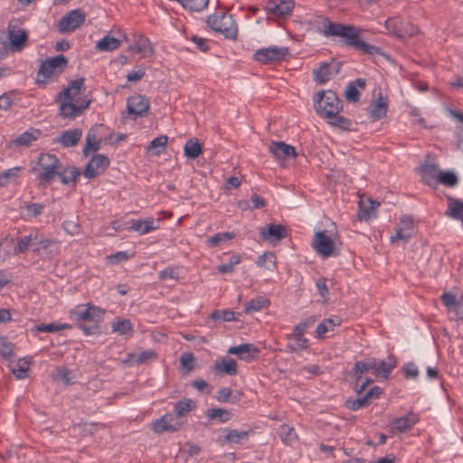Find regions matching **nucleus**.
I'll use <instances>...</instances> for the list:
<instances>
[{"instance_id":"f257e3e1","label":"nucleus","mask_w":463,"mask_h":463,"mask_svg":"<svg viewBox=\"0 0 463 463\" xmlns=\"http://www.w3.org/2000/svg\"><path fill=\"white\" fill-rule=\"evenodd\" d=\"M323 34L325 36L342 37L345 44L353 47L363 54H366L375 60L383 58L390 61L391 59L380 47L363 41L360 37V30L354 25L333 23L327 18H323Z\"/></svg>"},{"instance_id":"f03ea898","label":"nucleus","mask_w":463,"mask_h":463,"mask_svg":"<svg viewBox=\"0 0 463 463\" xmlns=\"http://www.w3.org/2000/svg\"><path fill=\"white\" fill-rule=\"evenodd\" d=\"M86 90L84 78L71 81L66 89L57 95L56 101L60 102L59 115L63 118L80 117L89 108L91 100L80 95Z\"/></svg>"},{"instance_id":"7ed1b4c3","label":"nucleus","mask_w":463,"mask_h":463,"mask_svg":"<svg viewBox=\"0 0 463 463\" xmlns=\"http://www.w3.org/2000/svg\"><path fill=\"white\" fill-rule=\"evenodd\" d=\"M106 311L91 303L80 304L70 310V318L78 323V327L86 335L100 333V323Z\"/></svg>"},{"instance_id":"20e7f679","label":"nucleus","mask_w":463,"mask_h":463,"mask_svg":"<svg viewBox=\"0 0 463 463\" xmlns=\"http://www.w3.org/2000/svg\"><path fill=\"white\" fill-rule=\"evenodd\" d=\"M68 62V59L62 54L42 61L36 74V83L40 86H46L56 80L64 71Z\"/></svg>"},{"instance_id":"39448f33","label":"nucleus","mask_w":463,"mask_h":463,"mask_svg":"<svg viewBox=\"0 0 463 463\" xmlns=\"http://www.w3.org/2000/svg\"><path fill=\"white\" fill-rule=\"evenodd\" d=\"M314 109L318 116L326 119L343 109V102L332 90L318 91L314 97Z\"/></svg>"},{"instance_id":"423d86ee","label":"nucleus","mask_w":463,"mask_h":463,"mask_svg":"<svg viewBox=\"0 0 463 463\" xmlns=\"http://www.w3.org/2000/svg\"><path fill=\"white\" fill-rule=\"evenodd\" d=\"M208 26L214 32L221 33L228 39H235L238 34V26L232 14L225 13L209 15Z\"/></svg>"},{"instance_id":"0eeeda50","label":"nucleus","mask_w":463,"mask_h":463,"mask_svg":"<svg viewBox=\"0 0 463 463\" xmlns=\"http://www.w3.org/2000/svg\"><path fill=\"white\" fill-rule=\"evenodd\" d=\"M38 164L40 166L38 177L47 184H50L61 169L60 160L51 154H42L39 156Z\"/></svg>"},{"instance_id":"6e6552de","label":"nucleus","mask_w":463,"mask_h":463,"mask_svg":"<svg viewBox=\"0 0 463 463\" xmlns=\"http://www.w3.org/2000/svg\"><path fill=\"white\" fill-rule=\"evenodd\" d=\"M312 247L324 259L338 255L334 240L326 235V231H319L315 233Z\"/></svg>"},{"instance_id":"1a4fd4ad","label":"nucleus","mask_w":463,"mask_h":463,"mask_svg":"<svg viewBox=\"0 0 463 463\" xmlns=\"http://www.w3.org/2000/svg\"><path fill=\"white\" fill-rule=\"evenodd\" d=\"M86 14L80 9L68 12L58 22V30L61 33H69L80 28L85 22Z\"/></svg>"},{"instance_id":"9d476101","label":"nucleus","mask_w":463,"mask_h":463,"mask_svg":"<svg viewBox=\"0 0 463 463\" xmlns=\"http://www.w3.org/2000/svg\"><path fill=\"white\" fill-rule=\"evenodd\" d=\"M287 55H288V47L270 46L257 50L253 58L260 63L269 64L284 60Z\"/></svg>"},{"instance_id":"9b49d317","label":"nucleus","mask_w":463,"mask_h":463,"mask_svg":"<svg viewBox=\"0 0 463 463\" xmlns=\"http://www.w3.org/2000/svg\"><path fill=\"white\" fill-rule=\"evenodd\" d=\"M109 165V159L104 155H95L87 164L83 175L92 179L101 175Z\"/></svg>"},{"instance_id":"f8f14e48","label":"nucleus","mask_w":463,"mask_h":463,"mask_svg":"<svg viewBox=\"0 0 463 463\" xmlns=\"http://www.w3.org/2000/svg\"><path fill=\"white\" fill-rule=\"evenodd\" d=\"M385 27L391 33L398 38L412 36L418 32V29L413 25L409 24L404 25V23L396 17L388 18L385 21Z\"/></svg>"},{"instance_id":"ddd939ff","label":"nucleus","mask_w":463,"mask_h":463,"mask_svg":"<svg viewBox=\"0 0 463 463\" xmlns=\"http://www.w3.org/2000/svg\"><path fill=\"white\" fill-rule=\"evenodd\" d=\"M414 222L411 216H402L395 229V234L391 236V242L394 243L399 241H408L413 233Z\"/></svg>"},{"instance_id":"4468645a","label":"nucleus","mask_w":463,"mask_h":463,"mask_svg":"<svg viewBox=\"0 0 463 463\" xmlns=\"http://www.w3.org/2000/svg\"><path fill=\"white\" fill-rule=\"evenodd\" d=\"M286 339L288 340L286 349L289 353H300L309 346V340L305 337V334L294 327L292 333L286 335Z\"/></svg>"},{"instance_id":"2eb2a0df","label":"nucleus","mask_w":463,"mask_h":463,"mask_svg":"<svg viewBox=\"0 0 463 463\" xmlns=\"http://www.w3.org/2000/svg\"><path fill=\"white\" fill-rule=\"evenodd\" d=\"M8 38L10 41V48L13 52H21L26 45L28 41V33L26 30L17 28L9 24Z\"/></svg>"},{"instance_id":"dca6fc26","label":"nucleus","mask_w":463,"mask_h":463,"mask_svg":"<svg viewBox=\"0 0 463 463\" xmlns=\"http://www.w3.org/2000/svg\"><path fill=\"white\" fill-rule=\"evenodd\" d=\"M294 6L293 0H269L265 9L276 16L285 17L291 14Z\"/></svg>"},{"instance_id":"f3484780","label":"nucleus","mask_w":463,"mask_h":463,"mask_svg":"<svg viewBox=\"0 0 463 463\" xmlns=\"http://www.w3.org/2000/svg\"><path fill=\"white\" fill-rule=\"evenodd\" d=\"M419 421V417L413 412H409L404 416L396 418L392 421L391 431L394 433H403L412 429Z\"/></svg>"},{"instance_id":"a211bd4d","label":"nucleus","mask_w":463,"mask_h":463,"mask_svg":"<svg viewBox=\"0 0 463 463\" xmlns=\"http://www.w3.org/2000/svg\"><path fill=\"white\" fill-rule=\"evenodd\" d=\"M182 427V423L175 420L172 415L165 414L160 419L152 422V430L156 433H163L165 431L174 432Z\"/></svg>"},{"instance_id":"6ab92c4d","label":"nucleus","mask_w":463,"mask_h":463,"mask_svg":"<svg viewBox=\"0 0 463 463\" xmlns=\"http://www.w3.org/2000/svg\"><path fill=\"white\" fill-rule=\"evenodd\" d=\"M260 238L269 242H278L287 237L286 227L281 224H269L260 229Z\"/></svg>"},{"instance_id":"aec40b11","label":"nucleus","mask_w":463,"mask_h":463,"mask_svg":"<svg viewBox=\"0 0 463 463\" xmlns=\"http://www.w3.org/2000/svg\"><path fill=\"white\" fill-rule=\"evenodd\" d=\"M128 112L137 117L145 116L149 109V101L142 95H134L128 99Z\"/></svg>"},{"instance_id":"412c9836","label":"nucleus","mask_w":463,"mask_h":463,"mask_svg":"<svg viewBox=\"0 0 463 463\" xmlns=\"http://www.w3.org/2000/svg\"><path fill=\"white\" fill-rule=\"evenodd\" d=\"M158 220L150 217L145 220L132 219L128 222V230L137 232L138 234L143 235L158 229Z\"/></svg>"},{"instance_id":"4be33fe9","label":"nucleus","mask_w":463,"mask_h":463,"mask_svg":"<svg viewBox=\"0 0 463 463\" xmlns=\"http://www.w3.org/2000/svg\"><path fill=\"white\" fill-rule=\"evenodd\" d=\"M260 353L259 348L253 344H241L236 346H231L228 349V354H235L240 359L244 361H250L257 358Z\"/></svg>"},{"instance_id":"5701e85b","label":"nucleus","mask_w":463,"mask_h":463,"mask_svg":"<svg viewBox=\"0 0 463 463\" xmlns=\"http://www.w3.org/2000/svg\"><path fill=\"white\" fill-rule=\"evenodd\" d=\"M373 374L377 378L387 380L392 371L397 366L396 358L393 355H389L386 360H382L380 363L374 359Z\"/></svg>"},{"instance_id":"b1692460","label":"nucleus","mask_w":463,"mask_h":463,"mask_svg":"<svg viewBox=\"0 0 463 463\" xmlns=\"http://www.w3.org/2000/svg\"><path fill=\"white\" fill-rule=\"evenodd\" d=\"M269 149L274 157L279 160H284L288 157H295L297 156L295 147L282 141L271 142Z\"/></svg>"},{"instance_id":"393cba45","label":"nucleus","mask_w":463,"mask_h":463,"mask_svg":"<svg viewBox=\"0 0 463 463\" xmlns=\"http://www.w3.org/2000/svg\"><path fill=\"white\" fill-rule=\"evenodd\" d=\"M365 87L366 80L364 78L350 81L345 90V98L348 102H358L361 97L359 90H364Z\"/></svg>"},{"instance_id":"a878e982","label":"nucleus","mask_w":463,"mask_h":463,"mask_svg":"<svg viewBox=\"0 0 463 463\" xmlns=\"http://www.w3.org/2000/svg\"><path fill=\"white\" fill-rule=\"evenodd\" d=\"M422 182L431 186L437 184L438 165L435 163L426 161L419 168Z\"/></svg>"},{"instance_id":"bb28decb","label":"nucleus","mask_w":463,"mask_h":463,"mask_svg":"<svg viewBox=\"0 0 463 463\" xmlns=\"http://www.w3.org/2000/svg\"><path fill=\"white\" fill-rule=\"evenodd\" d=\"M339 72V66L334 71L331 69V63L324 62L318 68L313 71L314 80L319 84H324Z\"/></svg>"},{"instance_id":"cd10ccee","label":"nucleus","mask_w":463,"mask_h":463,"mask_svg":"<svg viewBox=\"0 0 463 463\" xmlns=\"http://www.w3.org/2000/svg\"><path fill=\"white\" fill-rule=\"evenodd\" d=\"M60 244L57 241L44 238L40 232V240L38 241L37 246L33 249V251L40 255L43 250L48 251L51 255H57L59 252Z\"/></svg>"},{"instance_id":"c85d7f7f","label":"nucleus","mask_w":463,"mask_h":463,"mask_svg":"<svg viewBox=\"0 0 463 463\" xmlns=\"http://www.w3.org/2000/svg\"><path fill=\"white\" fill-rule=\"evenodd\" d=\"M214 371L218 374L234 376L238 373V364L232 358H223L221 361H215Z\"/></svg>"},{"instance_id":"c756f323","label":"nucleus","mask_w":463,"mask_h":463,"mask_svg":"<svg viewBox=\"0 0 463 463\" xmlns=\"http://www.w3.org/2000/svg\"><path fill=\"white\" fill-rule=\"evenodd\" d=\"M40 240V232L39 230H34L31 232L29 235L22 237L17 241V246L14 249L15 252L24 253L28 250L30 247L33 249L37 246L38 241Z\"/></svg>"},{"instance_id":"7c9ffc66","label":"nucleus","mask_w":463,"mask_h":463,"mask_svg":"<svg viewBox=\"0 0 463 463\" xmlns=\"http://www.w3.org/2000/svg\"><path fill=\"white\" fill-rule=\"evenodd\" d=\"M388 104L380 94L375 102H372L368 108V113L373 120L384 118L387 114Z\"/></svg>"},{"instance_id":"2f4dec72","label":"nucleus","mask_w":463,"mask_h":463,"mask_svg":"<svg viewBox=\"0 0 463 463\" xmlns=\"http://www.w3.org/2000/svg\"><path fill=\"white\" fill-rule=\"evenodd\" d=\"M81 136L82 131L80 128L66 130L60 135L58 141L63 147H71L78 144Z\"/></svg>"},{"instance_id":"473e14b6","label":"nucleus","mask_w":463,"mask_h":463,"mask_svg":"<svg viewBox=\"0 0 463 463\" xmlns=\"http://www.w3.org/2000/svg\"><path fill=\"white\" fill-rule=\"evenodd\" d=\"M44 209L45 205L43 203L23 202L20 205V210L24 213V218L25 220L40 216Z\"/></svg>"},{"instance_id":"72a5a7b5","label":"nucleus","mask_w":463,"mask_h":463,"mask_svg":"<svg viewBox=\"0 0 463 463\" xmlns=\"http://www.w3.org/2000/svg\"><path fill=\"white\" fill-rule=\"evenodd\" d=\"M446 214L463 223V201L450 196L448 197V210Z\"/></svg>"},{"instance_id":"f704fd0d","label":"nucleus","mask_w":463,"mask_h":463,"mask_svg":"<svg viewBox=\"0 0 463 463\" xmlns=\"http://www.w3.org/2000/svg\"><path fill=\"white\" fill-rule=\"evenodd\" d=\"M341 319L337 317L324 319L316 328L315 336L318 339L323 338L325 334L331 332L335 327L339 326Z\"/></svg>"},{"instance_id":"c9c22d12","label":"nucleus","mask_w":463,"mask_h":463,"mask_svg":"<svg viewBox=\"0 0 463 463\" xmlns=\"http://www.w3.org/2000/svg\"><path fill=\"white\" fill-rule=\"evenodd\" d=\"M270 301L269 298L263 296H258L255 298L250 299L244 307V312L246 314H252L253 312H258L263 309H266L269 307Z\"/></svg>"},{"instance_id":"e433bc0d","label":"nucleus","mask_w":463,"mask_h":463,"mask_svg":"<svg viewBox=\"0 0 463 463\" xmlns=\"http://www.w3.org/2000/svg\"><path fill=\"white\" fill-rule=\"evenodd\" d=\"M41 132L35 128H30L25 132L19 135L15 139L13 140L16 146H29L32 143L38 139Z\"/></svg>"},{"instance_id":"4c0bfd02","label":"nucleus","mask_w":463,"mask_h":463,"mask_svg":"<svg viewBox=\"0 0 463 463\" xmlns=\"http://www.w3.org/2000/svg\"><path fill=\"white\" fill-rule=\"evenodd\" d=\"M380 203L378 202H373L368 200V205H365V203L361 200L359 202V211L357 213V217L360 221L364 220L367 221L374 216V210L378 207Z\"/></svg>"},{"instance_id":"58836bf2","label":"nucleus","mask_w":463,"mask_h":463,"mask_svg":"<svg viewBox=\"0 0 463 463\" xmlns=\"http://www.w3.org/2000/svg\"><path fill=\"white\" fill-rule=\"evenodd\" d=\"M71 327L72 326L67 323L53 322L37 325L33 330L37 333H55L64 329H71Z\"/></svg>"},{"instance_id":"ea45409f","label":"nucleus","mask_w":463,"mask_h":463,"mask_svg":"<svg viewBox=\"0 0 463 463\" xmlns=\"http://www.w3.org/2000/svg\"><path fill=\"white\" fill-rule=\"evenodd\" d=\"M121 44V40L106 35L96 43V48L101 52H111L117 50Z\"/></svg>"},{"instance_id":"a19ab883","label":"nucleus","mask_w":463,"mask_h":463,"mask_svg":"<svg viewBox=\"0 0 463 463\" xmlns=\"http://www.w3.org/2000/svg\"><path fill=\"white\" fill-rule=\"evenodd\" d=\"M100 140H97L96 129L90 128L86 138V144L83 147V155L88 156L89 152H96L100 148Z\"/></svg>"},{"instance_id":"79ce46f5","label":"nucleus","mask_w":463,"mask_h":463,"mask_svg":"<svg viewBox=\"0 0 463 463\" xmlns=\"http://www.w3.org/2000/svg\"><path fill=\"white\" fill-rule=\"evenodd\" d=\"M80 174V169L73 166L63 170L61 169L58 176L63 184H69L71 183L75 184Z\"/></svg>"},{"instance_id":"37998d69","label":"nucleus","mask_w":463,"mask_h":463,"mask_svg":"<svg viewBox=\"0 0 463 463\" xmlns=\"http://www.w3.org/2000/svg\"><path fill=\"white\" fill-rule=\"evenodd\" d=\"M374 358H369L365 361H358L354 364L352 370V374L357 378V382L361 378V375L368 371H373L374 368Z\"/></svg>"},{"instance_id":"c03bdc74","label":"nucleus","mask_w":463,"mask_h":463,"mask_svg":"<svg viewBox=\"0 0 463 463\" xmlns=\"http://www.w3.org/2000/svg\"><path fill=\"white\" fill-rule=\"evenodd\" d=\"M202 145L196 138H191L186 141L184 146V156L189 158H196L202 154Z\"/></svg>"},{"instance_id":"a18cd8bd","label":"nucleus","mask_w":463,"mask_h":463,"mask_svg":"<svg viewBox=\"0 0 463 463\" xmlns=\"http://www.w3.org/2000/svg\"><path fill=\"white\" fill-rule=\"evenodd\" d=\"M22 170L23 167L15 166L0 172V186H6L11 182L16 180L19 177L20 172Z\"/></svg>"},{"instance_id":"49530a36","label":"nucleus","mask_w":463,"mask_h":463,"mask_svg":"<svg viewBox=\"0 0 463 463\" xmlns=\"http://www.w3.org/2000/svg\"><path fill=\"white\" fill-rule=\"evenodd\" d=\"M129 50L137 53H141L144 57L150 56L153 53V48L149 40L142 36L135 45L129 47Z\"/></svg>"},{"instance_id":"de8ad7c7","label":"nucleus","mask_w":463,"mask_h":463,"mask_svg":"<svg viewBox=\"0 0 463 463\" xmlns=\"http://www.w3.org/2000/svg\"><path fill=\"white\" fill-rule=\"evenodd\" d=\"M437 183L448 187H454L458 184V178L455 173L451 171H439Z\"/></svg>"},{"instance_id":"09e8293b","label":"nucleus","mask_w":463,"mask_h":463,"mask_svg":"<svg viewBox=\"0 0 463 463\" xmlns=\"http://www.w3.org/2000/svg\"><path fill=\"white\" fill-rule=\"evenodd\" d=\"M156 354L153 350H146L138 354H129V359L132 361L135 364H144L150 363L156 359Z\"/></svg>"},{"instance_id":"8fccbe9b","label":"nucleus","mask_w":463,"mask_h":463,"mask_svg":"<svg viewBox=\"0 0 463 463\" xmlns=\"http://www.w3.org/2000/svg\"><path fill=\"white\" fill-rule=\"evenodd\" d=\"M206 416L209 420H218L220 422H226L232 419V412L222 408H212L207 410Z\"/></svg>"},{"instance_id":"3c124183","label":"nucleus","mask_w":463,"mask_h":463,"mask_svg":"<svg viewBox=\"0 0 463 463\" xmlns=\"http://www.w3.org/2000/svg\"><path fill=\"white\" fill-rule=\"evenodd\" d=\"M111 328L113 332L118 335H128L133 332V326L129 319H118L111 323Z\"/></svg>"},{"instance_id":"603ef678","label":"nucleus","mask_w":463,"mask_h":463,"mask_svg":"<svg viewBox=\"0 0 463 463\" xmlns=\"http://www.w3.org/2000/svg\"><path fill=\"white\" fill-rule=\"evenodd\" d=\"M195 408V402L191 399H183L177 402L174 406V411L177 417L192 411Z\"/></svg>"},{"instance_id":"864d4df0","label":"nucleus","mask_w":463,"mask_h":463,"mask_svg":"<svg viewBox=\"0 0 463 463\" xmlns=\"http://www.w3.org/2000/svg\"><path fill=\"white\" fill-rule=\"evenodd\" d=\"M31 360L26 358L19 359L14 367L12 368V373L17 379H24L27 376V372L30 368Z\"/></svg>"},{"instance_id":"5fc2aeb1","label":"nucleus","mask_w":463,"mask_h":463,"mask_svg":"<svg viewBox=\"0 0 463 463\" xmlns=\"http://www.w3.org/2000/svg\"><path fill=\"white\" fill-rule=\"evenodd\" d=\"M326 120L328 124L342 130H348L352 126V121L349 118L339 115V113L333 117H328Z\"/></svg>"},{"instance_id":"6e6d98bb","label":"nucleus","mask_w":463,"mask_h":463,"mask_svg":"<svg viewBox=\"0 0 463 463\" xmlns=\"http://www.w3.org/2000/svg\"><path fill=\"white\" fill-rule=\"evenodd\" d=\"M257 265L268 270L276 267V256L272 252H265L258 258Z\"/></svg>"},{"instance_id":"4d7b16f0","label":"nucleus","mask_w":463,"mask_h":463,"mask_svg":"<svg viewBox=\"0 0 463 463\" xmlns=\"http://www.w3.org/2000/svg\"><path fill=\"white\" fill-rule=\"evenodd\" d=\"M249 437V431L243 430L239 431L237 430H228L227 434L224 437V441L228 443L239 444L242 440L247 439Z\"/></svg>"},{"instance_id":"13d9d810","label":"nucleus","mask_w":463,"mask_h":463,"mask_svg":"<svg viewBox=\"0 0 463 463\" xmlns=\"http://www.w3.org/2000/svg\"><path fill=\"white\" fill-rule=\"evenodd\" d=\"M168 141L166 136H160L154 138L147 147L148 151H152L154 155H160L165 147Z\"/></svg>"},{"instance_id":"bf43d9fd","label":"nucleus","mask_w":463,"mask_h":463,"mask_svg":"<svg viewBox=\"0 0 463 463\" xmlns=\"http://www.w3.org/2000/svg\"><path fill=\"white\" fill-rule=\"evenodd\" d=\"M179 3L192 12H200L208 5L209 0H179Z\"/></svg>"},{"instance_id":"052dcab7","label":"nucleus","mask_w":463,"mask_h":463,"mask_svg":"<svg viewBox=\"0 0 463 463\" xmlns=\"http://www.w3.org/2000/svg\"><path fill=\"white\" fill-rule=\"evenodd\" d=\"M241 262V256L238 254H232L227 263L220 264L217 267V270L222 274L232 273L234 270V267Z\"/></svg>"},{"instance_id":"680f3d73","label":"nucleus","mask_w":463,"mask_h":463,"mask_svg":"<svg viewBox=\"0 0 463 463\" xmlns=\"http://www.w3.org/2000/svg\"><path fill=\"white\" fill-rule=\"evenodd\" d=\"M233 238V234L231 232L216 233L207 239L206 242L209 247H216L221 242L226 241Z\"/></svg>"},{"instance_id":"e2e57ef3","label":"nucleus","mask_w":463,"mask_h":463,"mask_svg":"<svg viewBox=\"0 0 463 463\" xmlns=\"http://www.w3.org/2000/svg\"><path fill=\"white\" fill-rule=\"evenodd\" d=\"M345 407L351 411H357L363 407L369 405L367 398L365 396L357 399H349L345 401Z\"/></svg>"},{"instance_id":"0e129e2a","label":"nucleus","mask_w":463,"mask_h":463,"mask_svg":"<svg viewBox=\"0 0 463 463\" xmlns=\"http://www.w3.org/2000/svg\"><path fill=\"white\" fill-rule=\"evenodd\" d=\"M316 287L317 289V292L319 293L320 297L322 298L323 303H326L328 301V296H329V290L326 283L325 278H320L316 282Z\"/></svg>"},{"instance_id":"69168bd1","label":"nucleus","mask_w":463,"mask_h":463,"mask_svg":"<svg viewBox=\"0 0 463 463\" xmlns=\"http://www.w3.org/2000/svg\"><path fill=\"white\" fill-rule=\"evenodd\" d=\"M280 436L284 442H292L297 439L295 430L288 425H283L280 428Z\"/></svg>"},{"instance_id":"338daca9","label":"nucleus","mask_w":463,"mask_h":463,"mask_svg":"<svg viewBox=\"0 0 463 463\" xmlns=\"http://www.w3.org/2000/svg\"><path fill=\"white\" fill-rule=\"evenodd\" d=\"M402 371L407 379H416L419 375L418 367L413 363L405 364Z\"/></svg>"},{"instance_id":"774afa93","label":"nucleus","mask_w":463,"mask_h":463,"mask_svg":"<svg viewBox=\"0 0 463 463\" xmlns=\"http://www.w3.org/2000/svg\"><path fill=\"white\" fill-rule=\"evenodd\" d=\"M317 321V317L315 316H310L307 317L306 319L300 321L298 324H297L294 328L297 330L302 332L303 334H306L307 329L311 327L315 322Z\"/></svg>"}]
</instances>
